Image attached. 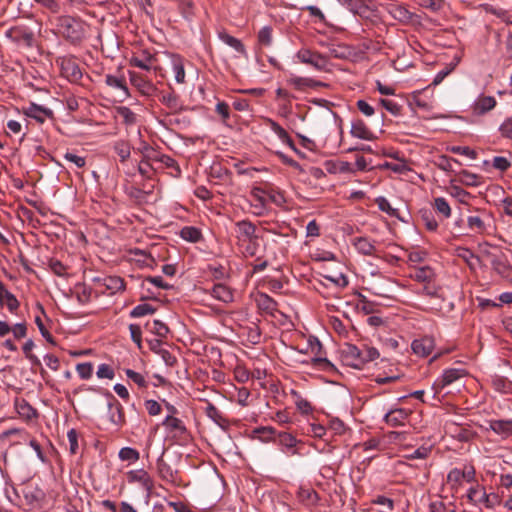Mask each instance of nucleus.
I'll use <instances>...</instances> for the list:
<instances>
[{"label":"nucleus","instance_id":"nucleus-15","mask_svg":"<svg viewBox=\"0 0 512 512\" xmlns=\"http://www.w3.org/2000/svg\"><path fill=\"white\" fill-rule=\"evenodd\" d=\"M61 71L62 74L70 81V82H78L82 78V72L79 65L73 59H63L61 61Z\"/></svg>","mask_w":512,"mask_h":512},{"label":"nucleus","instance_id":"nucleus-11","mask_svg":"<svg viewBox=\"0 0 512 512\" xmlns=\"http://www.w3.org/2000/svg\"><path fill=\"white\" fill-rule=\"evenodd\" d=\"M435 342L432 337L424 336L418 339L413 340L411 344V349L414 354L420 357L429 356L434 350Z\"/></svg>","mask_w":512,"mask_h":512},{"label":"nucleus","instance_id":"nucleus-17","mask_svg":"<svg viewBox=\"0 0 512 512\" xmlns=\"http://www.w3.org/2000/svg\"><path fill=\"white\" fill-rule=\"evenodd\" d=\"M350 134L358 139L371 141L375 139L374 133L361 119H356L351 124Z\"/></svg>","mask_w":512,"mask_h":512},{"label":"nucleus","instance_id":"nucleus-39","mask_svg":"<svg viewBox=\"0 0 512 512\" xmlns=\"http://www.w3.org/2000/svg\"><path fill=\"white\" fill-rule=\"evenodd\" d=\"M263 191L259 188H256L252 192L253 197V203L251 204L252 207L255 209L254 214L256 215H263L266 207V201L261 195Z\"/></svg>","mask_w":512,"mask_h":512},{"label":"nucleus","instance_id":"nucleus-36","mask_svg":"<svg viewBox=\"0 0 512 512\" xmlns=\"http://www.w3.org/2000/svg\"><path fill=\"white\" fill-rule=\"evenodd\" d=\"M435 276V273L433 269L429 266H422L415 268L414 273L411 275V277L422 283H429Z\"/></svg>","mask_w":512,"mask_h":512},{"label":"nucleus","instance_id":"nucleus-31","mask_svg":"<svg viewBox=\"0 0 512 512\" xmlns=\"http://www.w3.org/2000/svg\"><path fill=\"white\" fill-rule=\"evenodd\" d=\"M218 37L223 43H225L226 45L233 48L239 54H241V55L247 54L243 43L239 39L231 36L230 34H228L225 31L219 32Z\"/></svg>","mask_w":512,"mask_h":512},{"label":"nucleus","instance_id":"nucleus-26","mask_svg":"<svg viewBox=\"0 0 512 512\" xmlns=\"http://www.w3.org/2000/svg\"><path fill=\"white\" fill-rule=\"evenodd\" d=\"M0 304L5 305L11 313H15L19 308V301L2 282H0Z\"/></svg>","mask_w":512,"mask_h":512},{"label":"nucleus","instance_id":"nucleus-10","mask_svg":"<svg viewBox=\"0 0 512 512\" xmlns=\"http://www.w3.org/2000/svg\"><path fill=\"white\" fill-rule=\"evenodd\" d=\"M22 112L25 116L36 120L39 123H44L47 118L53 116V112L44 106L30 103L28 106L22 108Z\"/></svg>","mask_w":512,"mask_h":512},{"label":"nucleus","instance_id":"nucleus-18","mask_svg":"<svg viewBox=\"0 0 512 512\" xmlns=\"http://www.w3.org/2000/svg\"><path fill=\"white\" fill-rule=\"evenodd\" d=\"M408 416L409 412L405 409H391L384 415V421L392 427H398L405 424Z\"/></svg>","mask_w":512,"mask_h":512},{"label":"nucleus","instance_id":"nucleus-61","mask_svg":"<svg viewBox=\"0 0 512 512\" xmlns=\"http://www.w3.org/2000/svg\"><path fill=\"white\" fill-rule=\"evenodd\" d=\"M379 102L392 115L397 116L401 113V106L397 102L389 99H380Z\"/></svg>","mask_w":512,"mask_h":512},{"label":"nucleus","instance_id":"nucleus-51","mask_svg":"<svg viewBox=\"0 0 512 512\" xmlns=\"http://www.w3.org/2000/svg\"><path fill=\"white\" fill-rule=\"evenodd\" d=\"M258 43L263 47H269L272 44V28L264 26L258 33Z\"/></svg>","mask_w":512,"mask_h":512},{"label":"nucleus","instance_id":"nucleus-30","mask_svg":"<svg viewBox=\"0 0 512 512\" xmlns=\"http://www.w3.org/2000/svg\"><path fill=\"white\" fill-rule=\"evenodd\" d=\"M171 66L175 81L179 84L185 83L184 59L180 55L172 54Z\"/></svg>","mask_w":512,"mask_h":512},{"label":"nucleus","instance_id":"nucleus-2","mask_svg":"<svg viewBox=\"0 0 512 512\" xmlns=\"http://www.w3.org/2000/svg\"><path fill=\"white\" fill-rule=\"evenodd\" d=\"M256 226L249 220H241L235 224V236L239 246H244L245 256H254L256 253Z\"/></svg>","mask_w":512,"mask_h":512},{"label":"nucleus","instance_id":"nucleus-33","mask_svg":"<svg viewBox=\"0 0 512 512\" xmlns=\"http://www.w3.org/2000/svg\"><path fill=\"white\" fill-rule=\"evenodd\" d=\"M482 177L468 170H462L458 173V181L469 187H477L481 184Z\"/></svg>","mask_w":512,"mask_h":512},{"label":"nucleus","instance_id":"nucleus-63","mask_svg":"<svg viewBox=\"0 0 512 512\" xmlns=\"http://www.w3.org/2000/svg\"><path fill=\"white\" fill-rule=\"evenodd\" d=\"M96 375L98 378L103 379H113L115 376L114 370L112 367L106 363H102L98 366Z\"/></svg>","mask_w":512,"mask_h":512},{"label":"nucleus","instance_id":"nucleus-49","mask_svg":"<svg viewBox=\"0 0 512 512\" xmlns=\"http://www.w3.org/2000/svg\"><path fill=\"white\" fill-rule=\"evenodd\" d=\"M463 480V473L462 470L459 468H453L452 470L449 471L447 475V482L448 484L451 485L453 489H457L461 485Z\"/></svg>","mask_w":512,"mask_h":512},{"label":"nucleus","instance_id":"nucleus-9","mask_svg":"<svg viewBox=\"0 0 512 512\" xmlns=\"http://www.w3.org/2000/svg\"><path fill=\"white\" fill-rule=\"evenodd\" d=\"M497 104L493 96L479 95L471 105V112L475 116H482L493 110Z\"/></svg>","mask_w":512,"mask_h":512},{"label":"nucleus","instance_id":"nucleus-23","mask_svg":"<svg viewBox=\"0 0 512 512\" xmlns=\"http://www.w3.org/2000/svg\"><path fill=\"white\" fill-rule=\"evenodd\" d=\"M162 425L169 433H173L174 436H182L187 432L184 422L172 415L166 416Z\"/></svg>","mask_w":512,"mask_h":512},{"label":"nucleus","instance_id":"nucleus-47","mask_svg":"<svg viewBox=\"0 0 512 512\" xmlns=\"http://www.w3.org/2000/svg\"><path fill=\"white\" fill-rule=\"evenodd\" d=\"M16 408L18 413L26 419H32L37 416L36 410L25 400L18 402Z\"/></svg>","mask_w":512,"mask_h":512},{"label":"nucleus","instance_id":"nucleus-52","mask_svg":"<svg viewBox=\"0 0 512 512\" xmlns=\"http://www.w3.org/2000/svg\"><path fill=\"white\" fill-rule=\"evenodd\" d=\"M456 252L457 256L462 258L471 267L474 265V260L479 262V258L468 248L458 247Z\"/></svg>","mask_w":512,"mask_h":512},{"label":"nucleus","instance_id":"nucleus-50","mask_svg":"<svg viewBox=\"0 0 512 512\" xmlns=\"http://www.w3.org/2000/svg\"><path fill=\"white\" fill-rule=\"evenodd\" d=\"M160 101L162 104H164L166 107H168L171 110L176 111L179 109V99L174 91L163 94L160 98Z\"/></svg>","mask_w":512,"mask_h":512},{"label":"nucleus","instance_id":"nucleus-3","mask_svg":"<svg viewBox=\"0 0 512 512\" xmlns=\"http://www.w3.org/2000/svg\"><path fill=\"white\" fill-rule=\"evenodd\" d=\"M467 375L468 371L464 368H447L435 379L432 384V389L435 394H439L444 388L463 379Z\"/></svg>","mask_w":512,"mask_h":512},{"label":"nucleus","instance_id":"nucleus-38","mask_svg":"<svg viewBox=\"0 0 512 512\" xmlns=\"http://www.w3.org/2000/svg\"><path fill=\"white\" fill-rule=\"evenodd\" d=\"M113 149L116 154L119 156L120 161L124 163L127 161L131 154V146L127 141L119 140L116 141L113 145Z\"/></svg>","mask_w":512,"mask_h":512},{"label":"nucleus","instance_id":"nucleus-54","mask_svg":"<svg viewBox=\"0 0 512 512\" xmlns=\"http://www.w3.org/2000/svg\"><path fill=\"white\" fill-rule=\"evenodd\" d=\"M76 371L81 379H90L93 374V364L91 362L79 363L76 365Z\"/></svg>","mask_w":512,"mask_h":512},{"label":"nucleus","instance_id":"nucleus-6","mask_svg":"<svg viewBox=\"0 0 512 512\" xmlns=\"http://www.w3.org/2000/svg\"><path fill=\"white\" fill-rule=\"evenodd\" d=\"M383 7L392 18L400 23L407 24L412 21L413 13L410 12L403 4L398 2H389Z\"/></svg>","mask_w":512,"mask_h":512},{"label":"nucleus","instance_id":"nucleus-5","mask_svg":"<svg viewBox=\"0 0 512 512\" xmlns=\"http://www.w3.org/2000/svg\"><path fill=\"white\" fill-rule=\"evenodd\" d=\"M296 57L301 63L311 65L318 71H324L327 69L328 60L326 56L319 52L303 48L296 53Z\"/></svg>","mask_w":512,"mask_h":512},{"label":"nucleus","instance_id":"nucleus-55","mask_svg":"<svg viewBox=\"0 0 512 512\" xmlns=\"http://www.w3.org/2000/svg\"><path fill=\"white\" fill-rule=\"evenodd\" d=\"M298 498L301 502H308L310 504H314L318 501V495L312 489L301 488L298 492Z\"/></svg>","mask_w":512,"mask_h":512},{"label":"nucleus","instance_id":"nucleus-41","mask_svg":"<svg viewBox=\"0 0 512 512\" xmlns=\"http://www.w3.org/2000/svg\"><path fill=\"white\" fill-rule=\"evenodd\" d=\"M493 269L501 275L503 278H509L512 273V268L508 262L501 258H495L492 260Z\"/></svg>","mask_w":512,"mask_h":512},{"label":"nucleus","instance_id":"nucleus-19","mask_svg":"<svg viewBox=\"0 0 512 512\" xmlns=\"http://www.w3.org/2000/svg\"><path fill=\"white\" fill-rule=\"evenodd\" d=\"M287 83L293 86L296 90L304 91L308 88H317L319 86H323L324 84L320 81L314 80L309 77H300L292 75L287 80Z\"/></svg>","mask_w":512,"mask_h":512},{"label":"nucleus","instance_id":"nucleus-20","mask_svg":"<svg viewBox=\"0 0 512 512\" xmlns=\"http://www.w3.org/2000/svg\"><path fill=\"white\" fill-rule=\"evenodd\" d=\"M338 2L355 15L364 16L370 11L371 0H338Z\"/></svg>","mask_w":512,"mask_h":512},{"label":"nucleus","instance_id":"nucleus-46","mask_svg":"<svg viewBox=\"0 0 512 512\" xmlns=\"http://www.w3.org/2000/svg\"><path fill=\"white\" fill-rule=\"evenodd\" d=\"M412 100L414 105L422 110L430 111L433 108L431 99L423 97L420 91L413 93Z\"/></svg>","mask_w":512,"mask_h":512},{"label":"nucleus","instance_id":"nucleus-35","mask_svg":"<svg viewBox=\"0 0 512 512\" xmlns=\"http://www.w3.org/2000/svg\"><path fill=\"white\" fill-rule=\"evenodd\" d=\"M257 306L260 310L273 315L274 311H276L277 303L267 294H260L257 299Z\"/></svg>","mask_w":512,"mask_h":512},{"label":"nucleus","instance_id":"nucleus-43","mask_svg":"<svg viewBox=\"0 0 512 512\" xmlns=\"http://www.w3.org/2000/svg\"><path fill=\"white\" fill-rule=\"evenodd\" d=\"M375 203L377 204L380 211L385 212L390 217H398V209L393 208L390 202L383 196H379L375 199Z\"/></svg>","mask_w":512,"mask_h":512},{"label":"nucleus","instance_id":"nucleus-37","mask_svg":"<svg viewBox=\"0 0 512 512\" xmlns=\"http://www.w3.org/2000/svg\"><path fill=\"white\" fill-rule=\"evenodd\" d=\"M433 208L444 219H448L451 216V207L444 197H436L433 202Z\"/></svg>","mask_w":512,"mask_h":512},{"label":"nucleus","instance_id":"nucleus-8","mask_svg":"<svg viewBox=\"0 0 512 512\" xmlns=\"http://www.w3.org/2000/svg\"><path fill=\"white\" fill-rule=\"evenodd\" d=\"M23 497L30 508L36 509L42 506L45 499V493L38 486L29 485L23 489Z\"/></svg>","mask_w":512,"mask_h":512},{"label":"nucleus","instance_id":"nucleus-13","mask_svg":"<svg viewBox=\"0 0 512 512\" xmlns=\"http://www.w3.org/2000/svg\"><path fill=\"white\" fill-rule=\"evenodd\" d=\"M129 78L131 84L138 89V91L146 96H150L155 91V86L153 83L147 79H145L141 74L129 71Z\"/></svg>","mask_w":512,"mask_h":512},{"label":"nucleus","instance_id":"nucleus-42","mask_svg":"<svg viewBox=\"0 0 512 512\" xmlns=\"http://www.w3.org/2000/svg\"><path fill=\"white\" fill-rule=\"evenodd\" d=\"M116 111L125 125L131 126L137 122V115L129 107L120 106Z\"/></svg>","mask_w":512,"mask_h":512},{"label":"nucleus","instance_id":"nucleus-7","mask_svg":"<svg viewBox=\"0 0 512 512\" xmlns=\"http://www.w3.org/2000/svg\"><path fill=\"white\" fill-rule=\"evenodd\" d=\"M342 356L348 366L356 369L364 366L361 348L356 345L346 344L342 349Z\"/></svg>","mask_w":512,"mask_h":512},{"label":"nucleus","instance_id":"nucleus-57","mask_svg":"<svg viewBox=\"0 0 512 512\" xmlns=\"http://www.w3.org/2000/svg\"><path fill=\"white\" fill-rule=\"evenodd\" d=\"M360 348H361V352H362L364 365L368 362H371V361L377 359L380 356L379 351L374 347L363 345Z\"/></svg>","mask_w":512,"mask_h":512},{"label":"nucleus","instance_id":"nucleus-29","mask_svg":"<svg viewBox=\"0 0 512 512\" xmlns=\"http://www.w3.org/2000/svg\"><path fill=\"white\" fill-rule=\"evenodd\" d=\"M204 412L215 424L221 428H226L229 425L228 420L224 417L222 412L212 403L207 402Z\"/></svg>","mask_w":512,"mask_h":512},{"label":"nucleus","instance_id":"nucleus-28","mask_svg":"<svg viewBox=\"0 0 512 512\" xmlns=\"http://www.w3.org/2000/svg\"><path fill=\"white\" fill-rule=\"evenodd\" d=\"M157 471L162 480L169 483H176L177 471L173 470L161 457L157 460Z\"/></svg>","mask_w":512,"mask_h":512},{"label":"nucleus","instance_id":"nucleus-16","mask_svg":"<svg viewBox=\"0 0 512 512\" xmlns=\"http://www.w3.org/2000/svg\"><path fill=\"white\" fill-rule=\"evenodd\" d=\"M105 84L115 90H119L124 98H128L130 96L129 89L126 84V78L123 74H106Z\"/></svg>","mask_w":512,"mask_h":512},{"label":"nucleus","instance_id":"nucleus-25","mask_svg":"<svg viewBox=\"0 0 512 512\" xmlns=\"http://www.w3.org/2000/svg\"><path fill=\"white\" fill-rule=\"evenodd\" d=\"M266 124L271 129V131H273L277 135V137L281 140L282 143L286 144L292 150L296 151V147L292 138L289 136L287 131L282 126H280L276 121L270 118L266 119Z\"/></svg>","mask_w":512,"mask_h":512},{"label":"nucleus","instance_id":"nucleus-27","mask_svg":"<svg viewBox=\"0 0 512 512\" xmlns=\"http://www.w3.org/2000/svg\"><path fill=\"white\" fill-rule=\"evenodd\" d=\"M210 294L212 297L223 303H231L234 299L232 290L221 283L213 285L210 290Z\"/></svg>","mask_w":512,"mask_h":512},{"label":"nucleus","instance_id":"nucleus-44","mask_svg":"<svg viewBox=\"0 0 512 512\" xmlns=\"http://www.w3.org/2000/svg\"><path fill=\"white\" fill-rule=\"evenodd\" d=\"M468 228L476 233H484L486 231V225L484 220L480 216L471 215L467 218Z\"/></svg>","mask_w":512,"mask_h":512},{"label":"nucleus","instance_id":"nucleus-24","mask_svg":"<svg viewBox=\"0 0 512 512\" xmlns=\"http://www.w3.org/2000/svg\"><path fill=\"white\" fill-rule=\"evenodd\" d=\"M486 496L487 492L485 488L478 483H476L474 486H471L467 491L468 501L475 506L485 507Z\"/></svg>","mask_w":512,"mask_h":512},{"label":"nucleus","instance_id":"nucleus-40","mask_svg":"<svg viewBox=\"0 0 512 512\" xmlns=\"http://www.w3.org/2000/svg\"><path fill=\"white\" fill-rule=\"evenodd\" d=\"M104 286L107 290L110 291L111 294H114L118 291L124 290L125 283L121 277L109 276L104 279Z\"/></svg>","mask_w":512,"mask_h":512},{"label":"nucleus","instance_id":"nucleus-62","mask_svg":"<svg viewBox=\"0 0 512 512\" xmlns=\"http://www.w3.org/2000/svg\"><path fill=\"white\" fill-rule=\"evenodd\" d=\"M150 330L159 337H166L169 332L168 326L160 320H154Z\"/></svg>","mask_w":512,"mask_h":512},{"label":"nucleus","instance_id":"nucleus-45","mask_svg":"<svg viewBox=\"0 0 512 512\" xmlns=\"http://www.w3.org/2000/svg\"><path fill=\"white\" fill-rule=\"evenodd\" d=\"M155 311H156V309L152 305H150L148 303H143V304H139V305L135 306L131 310L130 316L132 318H139V317H143L146 315H151Z\"/></svg>","mask_w":512,"mask_h":512},{"label":"nucleus","instance_id":"nucleus-1","mask_svg":"<svg viewBox=\"0 0 512 512\" xmlns=\"http://www.w3.org/2000/svg\"><path fill=\"white\" fill-rule=\"evenodd\" d=\"M55 21L57 33L71 44L81 43L89 28L86 22L74 16H58Z\"/></svg>","mask_w":512,"mask_h":512},{"label":"nucleus","instance_id":"nucleus-58","mask_svg":"<svg viewBox=\"0 0 512 512\" xmlns=\"http://www.w3.org/2000/svg\"><path fill=\"white\" fill-rule=\"evenodd\" d=\"M507 464L506 461H502L499 466L501 468V474H500V485L504 488H510L512 486V473L507 471L506 468L503 466Z\"/></svg>","mask_w":512,"mask_h":512},{"label":"nucleus","instance_id":"nucleus-56","mask_svg":"<svg viewBox=\"0 0 512 512\" xmlns=\"http://www.w3.org/2000/svg\"><path fill=\"white\" fill-rule=\"evenodd\" d=\"M491 382L494 389L499 392H507L510 388V382L503 376L495 375Z\"/></svg>","mask_w":512,"mask_h":512},{"label":"nucleus","instance_id":"nucleus-60","mask_svg":"<svg viewBox=\"0 0 512 512\" xmlns=\"http://www.w3.org/2000/svg\"><path fill=\"white\" fill-rule=\"evenodd\" d=\"M67 439L69 442V451L71 454H76L79 450L78 432L72 428L67 432Z\"/></svg>","mask_w":512,"mask_h":512},{"label":"nucleus","instance_id":"nucleus-48","mask_svg":"<svg viewBox=\"0 0 512 512\" xmlns=\"http://www.w3.org/2000/svg\"><path fill=\"white\" fill-rule=\"evenodd\" d=\"M119 458L122 461H128V462H136L140 458L139 452L131 447H123L119 451Z\"/></svg>","mask_w":512,"mask_h":512},{"label":"nucleus","instance_id":"nucleus-14","mask_svg":"<svg viewBox=\"0 0 512 512\" xmlns=\"http://www.w3.org/2000/svg\"><path fill=\"white\" fill-rule=\"evenodd\" d=\"M488 425V429L501 438L506 439L512 437V419H492L488 421Z\"/></svg>","mask_w":512,"mask_h":512},{"label":"nucleus","instance_id":"nucleus-21","mask_svg":"<svg viewBox=\"0 0 512 512\" xmlns=\"http://www.w3.org/2000/svg\"><path fill=\"white\" fill-rule=\"evenodd\" d=\"M128 478L130 482H137L141 484L142 487L148 492H150L154 487L152 478L148 472L143 469L130 471L128 473Z\"/></svg>","mask_w":512,"mask_h":512},{"label":"nucleus","instance_id":"nucleus-34","mask_svg":"<svg viewBox=\"0 0 512 512\" xmlns=\"http://www.w3.org/2000/svg\"><path fill=\"white\" fill-rule=\"evenodd\" d=\"M180 237L188 242L197 243L202 239V232L194 226H185L180 230Z\"/></svg>","mask_w":512,"mask_h":512},{"label":"nucleus","instance_id":"nucleus-59","mask_svg":"<svg viewBox=\"0 0 512 512\" xmlns=\"http://www.w3.org/2000/svg\"><path fill=\"white\" fill-rule=\"evenodd\" d=\"M492 166L501 172L507 171L511 167V161L503 156H495L492 159Z\"/></svg>","mask_w":512,"mask_h":512},{"label":"nucleus","instance_id":"nucleus-12","mask_svg":"<svg viewBox=\"0 0 512 512\" xmlns=\"http://www.w3.org/2000/svg\"><path fill=\"white\" fill-rule=\"evenodd\" d=\"M108 397H109V401H108L109 420L113 424H115L117 426H121L125 422L123 407L112 394L109 393Z\"/></svg>","mask_w":512,"mask_h":512},{"label":"nucleus","instance_id":"nucleus-4","mask_svg":"<svg viewBox=\"0 0 512 512\" xmlns=\"http://www.w3.org/2000/svg\"><path fill=\"white\" fill-rule=\"evenodd\" d=\"M6 36L22 49L33 47L35 41L33 32L26 26L11 27L6 31Z\"/></svg>","mask_w":512,"mask_h":512},{"label":"nucleus","instance_id":"nucleus-32","mask_svg":"<svg viewBox=\"0 0 512 512\" xmlns=\"http://www.w3.org/2000/svg\"><path fill=\"white\" fill-rule=\"evenodd\" d=\"M356 250L366 256H373L376 252V247L368 238L358 237L354 241Z\"/></svg>","mask_w":512,"mask_h":512},{"label":"nucleus","instance_id":"nucleus-53","mask_svg":"<svg viewBox=\"0 0 512 512\" xmlns=\"http://www.w3.org/2000/svg\"><path fill=\"white\" fill-rule=\"evenodd\" d=\"M125 374L138 387L146 388L148 386V382L146 381L145 377L141 373H138L132 369H126Z\"/></svg>","mask_w":512,"mask_h":512},{"label":"nucleus","instance_id":"nucleus-22","mask_svg":"<svg viewBox=\"0 0 512 512\" xmlns=\"http://www.w3.org/2000/svg\"><path fill=\"white\" fill-rule=\"evenodd\" d=\"M155 61V55L148 50H142L138 56H133L129 60L131 66L149 71L151 64Z\"/></svg>","mask_w":512,"mask_h":512},{"label":"nucleus","instance_id":"nucleus-64","mask_svg":"<svg viewBox=\"0 0 512 512\" xmlns=\"http://www.w3.org/2000/svg\"><path fill=\"white\" fill-rule=\"evenodd\" d=\"M499 131L502 137L512 140V116L503 121Z\"/></svg>","mask_w":512,"mask_h":512}]
</instances>
